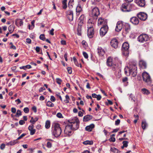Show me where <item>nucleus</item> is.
Wrapping results in <instances>:
<instances>
[{
  "label": "nucleus",
  "instance_id": "7c9ffc66",
  "mask_svg": "<svg viewBox=\"0 0 153 153\" xmlns=\"http://www.w3.org/2000/svg\"><path fill=\"white\" fill-rule=\"evenodd\" d=\"M67 0H64L62 1V8L64 9H65L67 7Z\"/></svg>",
  "mask_w": 153,
  "mask_h": 153
},
{
  "label": "nucleus",
  "instance_id": "5fc2aeb1",
  "mask_svg": "<svg viewBox=\"0 0 153 153\" xmlns=\"http://www.w3.org/2000/svg\"><path fill=\"white\" fill-rule=\"evenodd\" d=\"M68 72L69 74H71L72 72V68L71 67H68L67 68Z\"/></svg>",
  "mask_w": 153,
  "mask_h": 153
},
{
  "label": "nucleus",
  "instance_id": "a878e982",
  "mask_svg": "<svg viewBox=\"0 0 153 153\" xmlns=\"http://www.w3.org/2000/svg\"><path fill=\"white\" fill-rule=\"evenodd\" d=\"M23 22L22 20L20 19H18L16 21L15 23L17 26H22L23 25Z\"/></svg>",
  "mask_w": 153,
  "mask_h": 153
},
{
  "label": "nucleus",
  "instance_id": "13d9d810",
  "mask_svg": "<svg viewBox=\"0 0 153 153\" xmlns=\"http://www.w3.org/2000/svg\"><path fill=\"white\" fill-rule=\"evenodd\" d=\"M26 42L27 43L30 44L31 43V40L30 39L27 38L26 39Z\"/></svg>",
  "mask_w": 153,
  "mask_h": 153
},
{
  "label": "nucleus",
  "instance_id": "39448f33",
  "mask_svg": "<svg viewBox=\"0 0 153 153\" xmlns=\"http://www.w3.org/2000/svg\"><path fill=\"white\" fill-rule=\"evenodd\" d=\"M99 10L98 8L95 7L92 10L90 15L91 17L93 18L94 21H96L98 16L100 14Z\"/></svg>",
  "mask_w": 153,
  "mask_h": 153
},
{
  "label": "nucleus",
  "instance_id": "69168bd1",
  "mask_svg": "<svg viewBox=\"0 0 153 153\" xmlns=\"http://www.w3.org/2000/svg\"><path fill=\"white\" fill-rule=\"evenodd\" d=\"M54 29L53 28H52L51 30L50 31V34L52 36H53L54 35Z\"/></svg>",
  "mask_w": 153,
  "mask_h": 153
},
{
  "label": "nucleus",
  "instance_id": "0eeeda50",
  "mask_svg": "<svg viewBox=\"0 0 153 153\" xmlns=\"http://www.w3.org/2000/svg\"><path fill=\"white\" fill-rule=\"evenodd\" d=\"M148 36L146 34L140 35L138 38V41L141 42H144L148 40Z\"/></svg>",
  "mask_w": 153,
  "mask_h": 153
},
{
  "label": "nucleus",
  "instance_id": "f8f14e48",
  "mask_svg": "<svg viewBox=\"0 0 153 153\" xmlns=\"http://www.w3.org/2000/svg\"><path fill=\"white\" fill-rule=\"evenodd\" d=\"M123 25V24L122 21H118L117 24L115 29V31L117 32L120 31L122 29Z\"/></svg>",
  "mask_w": 153,
  "mask_h": 153
},
{
  "label": "nucleus",
  "instance_id": "aec40b11",
  "mask_svg": "<svg viewBox=\"0 0 153 153\" xmlns=\"http://www.w3.org/2000/svg\"><path fill=\"white\" fill-rule=\"evenodd\" d=\"M97 50L98 53L99 55L102 56L105 54V51L101 47H98Z\"/></svg>",
  "mask_w": 153,
  "mask_h": 153
},
{
  "label": "nucleus",
  "instance_id": "de8ad7c7",
  "mask_svg": "<svg viewBox=\"0 0 153 153\" xmlns=\"http://www.w3.org/2000/svg\"><path fill=\"white\" fill-rule=\"evenodd\" d=\"M56 82L59 85H60L61 84L62 80L61 79L59 78H57L56 79Z\"/></svg>",
  "mask_w": 153,
  "mask_h": 153
},
{
  "label": "nucleus",
  "instance_id": "473e14b6",
  "mask_svg": "<svg viewBox=\"0 0 153 153\" xmlns=\"http://www.w3.org/2000/svg\"><path fill=\"white\" fill-rule=\"evenodd\" d=\"M148 126V124L145 121H143L142 123V127L143 129H145Z\"/></svg>",
  "mask_w": 153,
  "mask_h": 153
},
{
  "label": "nucleus",
  "instance_id": "dca6fc26",
  "mask_svg": "<svg viewBox=\"0 0 153 153\" xmlns=\"http://www.w3.org/2000/svg\"><path fill=\"white\" fill-rule=\"evenodd\" d=\"M130 22L133 24L137 25L139 23V20L138 18L136 17H132L130 19Z\"/></svg>",
  "mask_w": 153,
  "mask_h": 153
},
{
  "label": "nucleus",
  "instance_id": "e2e57ef3",
  "mask_svg": "<svg viewBox=\"0 0 153 153\" xmlns=\"http://www.w3.org/2000/svg\"><path fill=\"white\" fill-rule=\"evenodd\" d=\"M19 123L20 125H22L24 124L25 123V122L24 120H21L19 121Z\"/></svg>",
  "mask_w": 153,
  "mask_h": 153
},
{
  "label": "nucleus",
  "instance_id": "f257e3e1",
  "mask_svg": "<svg viewBox=\"0 0 153 153\" xmlns=\"http://www.w3.org/2000/svg\"><path fill=\"white\" fill-rule=\"evenodd\" d=\"M135 7L134 4L129 3H124L121 7V10L124 12H128L135 10Z\"/></svg>",
  "mask_w": 153,
  "mask_h": 153
},
{
  "label": "nucleus",
  "instance_id": "20e7f679",
  "mask_svg": "<svg viewBox=\"0 0 153 153\" xmlns=\"http://www.w3.org/2000/svg\"><path fill=\"white\" fill-rule=\"evenodd\" d=\"M122 51L123 54L125 56H128L129 53V45L127 42L123 43L122 46Z\"/></svg>",
  "mask_w": 153,
  "mask_h": 153
},
{
  "label": "nucleus",
  "instance_id": "bf43d9fd",
  "mask_svg": "<svg viewBox=\"0 0 153 153\" xmlns=\"http://www.w3.org/2000/svg\"><path fill=\"white\" fill-rule=\"evenodd\" d=\"M120 123V120L119 119H117L115 121V125L116 126L119 125Z\"/></svg>",
  "mask_w": 153,
  "mask_h": 153
},
{
  "label": "nucleus",
  "instance_id": "72a5a7b5",
  "mask_svg": "<svg viewBox=\"0 0 153 153\" xmlns=\"http://www.w3.org/2000/svg\"><path fill=\"white\" fill-rule=\"evenodd\" d=\"M14 29V26L13 25H11L8 27V30L10 33H11L13 31Z\"/></svg>",
  "mask_w": 153,
  "mask_h": 153
},
{
  "label": "nucleus",
  "instance_id": "49530a36",
  "mask_svg": "<svg viewBox=\"0 0 153 153\" xmlns=\"http://www.w3.org/2000/svg\"><path fill=\"white\" fill-rule=\"evenodd\" d=\"M128 142L126 141H124L123 142V146H125V147H127L128 146Z\"/></svg>",
  "mask_w": 153,
  "mask_h": 153
},
{
  "label": "nucleus",
  "instance_id": "a19ab883",
  "mask_svg": "<svg viewBox=\"0 0 153 153\" xmlns=\"http://www.w3.org/2000/svg\"><path fill=\"white\" fill-rule=\"evenodd\" d=\"M111 66H112V69L113 71H115L118 69V65L113 64Z\"/></svg>",
  "mask_w": 153,
  "mask_h": 153
},
{
  "label": "nucleus",
  "instance_id": "412c9836",
  "mask_svg": "<svg viewBox=\"0 0 153 153\" xmlns=\"http://www.w3.org/2000/svg\"><path fill=\"white\" fill-rule=\"evenodd\" d=\"M79 123H74V124H69L72 127V128L73 130H76L79 127Z\"/></svg>",
  "mask_w": 153,
  "mask_h": 153
},
{
  "label": "nucleus",
  "instance_id": "c756f323",
  "mask_svg": "<svg viewBox=\"0 0 153 153\" xmlns=\"http://www.w3.org/2000/svg\"><path fill=\"white\" fill-rule=\"evenodd\" d=\"M142 92L144 94L148 95L150 94L149 91L146 88H143L141 89Z\"/></svg>",
  "mask_w": 153,
  "mask_h": 153
},
{
  "label": "nucleus",
  "instance_id": "6e6d98bb",
  "mask_svg": "<svg viewBox=\"0 0 153 153\" xmlns=\"http://www.w3.org/2000/svg\"><path fill=\"white\" fill-rule=\"evenodd\" d=\"M56 116L57 117L59 118H61L62 117V114L59 112L57 114Z\"/></svg>",
  "mask_w": 153,
  "mask_h": 153
},
{
  "label": "nucleus",
  "instance_id": "1a4fd4ad",
  "mask_svg": "<svg viewBox=\"0 0 153 153\" xmlns=\"http://www.w3.org/2000/svg\"><path fill=\"white\" fill-rule=\"evenodd\" d=\"M73 130L69 124L65 126L64 131V133L67 135H71L72 130Z\"/></svg>",
  "mask_w": 153,
  "mask_h": 153
},
{
  "label": "nucleus",
  "instance_id": "7ed1b4c3",
  "mask_svg": "<svg viewBox=\"0 0 153 153\" xmlns=\"http://www.w3.org/2000/svg\"><path fill=\"white\" fill-rule=\"evenodd\" d=\"M62 132V129L60 125L57 123H56L54 125V129L53 131V135L56 137L59 136Z\"/></svg>",
  "mask_w": 153,
  "mask_h": 153
},
{
  "label": "nucleus",
  "instance_id": "a211bd4d",
  "mask_svg": "<svg viewBox=\"0 0 153 153\" xmlns=\"http://www.w3.org/2000/svg\"><path fill=\"white\" fill-rule=\"evenodd\" d=\"M82 22H80L78 25V26L77 27V34L79 36H81L82 34Z\"/></svg>",
  "mask_w": 153,
  "mask_h": 153
},
{
  "label": "nucleus",
  "instance_id": "4be33fe9",
  "mask_svg": "<svg viewBox=\"0 0 153 153\" xmlns=\"http://www.w3.org/2000/svg\"><path fill=\"white\" fill-rule=\"evenodd\" d=\"M69 122L70 123V124H71L74 123H79V119L77 117H74L72 120H70Z\"/></svg>",
  "mask_w": 153,
  "mask_h": 153
},
{
  "label": "nucleus",
  "instance_id": "8fccbe9b",
  "mask_svg": "<svg viewBox=\"0 0 153 153\" xmlns=\"http://www.w3.org/2000/svg\"><path fill=\"white\" fill-rule=\"evenodd\" d=\"M23 111L25 113H27L29 112V110L28 108L26 107L24 108Z\"/></svg>",
  "mask_w": 153,
  "mask_h": 153
},
{
  "label": "nucleus",
  "instance_id": "f704fd0d",
  "mask_svg": "<svg viewBox=\"0 0 153 153\" xmlns=\"http://www.w3.org/2000/svg\"><path fill=\"white\" fill-rule=\"evenodd\" d=\"M31 68V66L30 65H28L25 66H22L20 67H19L20 69H23L25 70H26L27 68L30 69Z\"/></svg>",
  "mask_w": 153,
  "mask_h": 153
},
{
  "label": "nucleus",
  "instance_id": "c03bdc74",
  "mask_svg": "<svg viewBox=\"0 0 153 153\" xmlns=\"http://www.w3.org/2000/svg\"><path fill=\"white\" fill-rule=\"evenodd\" d=\"M39 38L40 39L43 41H45V37L44 34H41L39 36Z\"/></svg>",
  "mask_w": 153,
  "mask_h": 153
},
{
  "label": "nucleus",
  "instance_id": "9d476101",
  "mask_svg": "<svg viewBox=\"0 0 153 153\" xmlns=\"http://www.w3.org/2000/svg\"><path fill=\"white\" fill-rule=\"evenodd\" d=\"M138 17L141 20L145 21L147 18L146 14L143 12H140L137 14Z\"/></svg>",
  "mask_w": 153,
  "mask_h": 153
},
{
  "label": "nucleus",
  "instance_id": "6ab92c4d",
  "mask_svg": "<svg viewBox=\"0 0 153 153\" xmlns=\"http://www.w3.org/2000/svg\"><path fill=\"white\" fill-rule=\"evenodd\" d=\"M136 3L138 5L141 7H143L145 4V0H137Z\"/></svg>",
  "mask_w": 153,
  "mask_h": 153
},
{
  "label": "nucleus",
  "instance_id": "e433bc0d",
  "mask_svg": "<svg viewBox=\"0 0 153 153\" xmlns=\"http://www.w3.org/2000/svg\"><path fill=\"white\" fill-rule=\"evenodd\" d=\"M50 126V121L48 120L45 123V127L47 129L49 128Z\"/></svg>",
  "mask_w": 153,
  "mask_h": 153
},
{
  "label": "nucleus",
  "instance_id": "2eb2a0df",
  "mask_svg": "<svg viewBox=\"0 0 153 153\" xmlns=\"http://www.w3.org/2000/svg\"><path fill=\"white\" fill-rule=\"evenodd\" d=\"M88 35L90 38H91L93 37L94 35V30L93 28L88 29Z\"/></svg>",
  "mask_w": 153,
  "mask_h": 153
},
{
  "label": "nucleus",
  "instance_id": "9b49d317",
  "mask_svg": "<svg viewBox=\"0 0 153 153\" xmlns=\"http://www.w3.org/2000/svg\"><path fill=\"white\" fill-rule=\"evenodd\" d=\"M98 26L107 25V21L106 20H105L104 19H103L101 17L99 18L98 20Z\"/></svg>",
  "mask_w": 153,
  "mask_h": 153
},
{
  "label": "nucleus",
  "instance_id": "864d4df0",
  "mask_svg": "<svg viewBox=\"0 0 153 153\" xmlns=\"http://www.w3.org/2000/svg\"><path fill=\"white\" fill-rule=\"evenodd\" d=\"M26 134L25 133H23L19 137L17 138V140H18L22 138L23 137L26 135Z\"/></svg>",
  "mask_w": 153,
  "mask_h": 153
},
{
  "label": "nucleus",
  "instance_id": "bb28decb",
  "mask_svg": "<svg viewBox=\"0 0 153 153\" xmlns=\"http://www.w3.org/2000/svg\"><path fill=\"white\" fill-rule=\"evenodd\" d=\"M82 10V9L81 6H78L76 9V13L77 16H78L79 15L80 13Z\"/></svg>",
  "mask_w": 153,
  "mask_h": 153
},
{
  "label": "nucleus",
  "instance_id": "052dcab7",
  "mask_svg": "<svg viewBox=\"0 0 153 153\" xmlns=\"http://www.w3.org/2000/svg\"><path fill=\"white\" fill-rule=\"evenodd\" d=\"M110 142H114L115 141V138L114 137H111L109 139Z\"/></svg>",
  "mask_w": 153,
  "mask_h": 153
},
{
  "label": "nucleus",
  "instance_id": "ddd939ff",
  "mask_svg": "<svg viewBox=\"0 0 153 153\" xmlns=\"http://www.w3.org/2000/svg\"><path fill=\"white\" fill-rule=\"evenodd\" d=\"M110 43L111 46L114 48H116L118 47V42L117 39H112Z\"/></svg>",
  "mask_w": 153,
  "mask_h": 153
},
{
  "label": "nucleus",
  "instance_id": "6e6552de",
  "mask_svg": "<svg viewBox=\"0 0 153 153\" xmlns=\"http://www.w3.org/2000/svg\"><path fill=\"white\" fill-rule=\"evenodd\" d=\"M108 30V27L107 25H104L100 30V35L102 36H104L107 33Z\"/></svg>",
  "mask_w": 153,
  "mask_h": 153
},
{
  "label": "nucleus",
  "instance_id": "0e129e2a",
  "mask_svg": "<svg viewBox=\"0 0 153 153\" xmlns=\"http://www.w3.org/2000/svg\"><path fill=\"white\" fill-rule=\"evenodd\" d=\"M60 94L59 93H58L56 94V96L59 98L60 100L61 101H62V99L61 96L60 95Z\"/></svg>",
  "mask_w": 153,
  "mask_h": 153
},
{
  "label": "nucleus",
  "instance_id": "cd10ccee",
  "mask_svg": "<svg viewBox=\"0 0 153 153\" xmlns=\"http://www.w3.org/2000/svg\"><path fill=\"white\" fill-rule=\"evenodd\" d=\"M140 65L144 68H146L147 67L146 62L143 60H141L139 62Z\"/></svg>",
  "mask_w": 153,
  "mask_h": 153
},
{
  "label": "nucleus",
  "instance_id": "f3484780",
  "mask_svg": "<svg viewBox=\"0 0 153 153\" xmlns=\"http://www.w3.org/2000/svg\"><path fill=\"white\" fill-rule=\"evenodd\" d=\"M34 128V126L33 124L30 125L28 127V129L30 131V134L31 135L34 134L36 131V129H33Z\"/></svg>",
  "mask_w": 153,
  "mask_h": 153
},
{
  "label": "nucleus",
  "instance_id": "37998d69",
  "mask_svg": "<svg viewBox=\"0 0 153 153\" xmlns=\"http://www.w3.org/2000/svg\"><path fill=\"white\" fill-rule=\"evenodd\" d=\"M22 115L21 112L20 110H17L16 114L15 115V116L16 117H19V116H20Z\"/></svg>",
  "mask_w": 153,
  "mask_h": 153
},
{
  "label": "nucleus",
  "instance_id": "603ef678",
  "mask_svg": "<svg viewBox=\"0 0 153 153\" xmlns=\"http://www.w3.org/2000/svg\"><path fill=\"white\" fill-rule=\"evenodd\" d=\"M83 55L84 57L86 59H88V55L87 53L85 52H83Z\"/></svg>",
  "mask_w": 153,
  "mask_h": 153
},
{
  "label": "nucleus",
  "instance_id": "2f4dec72",
  "mask_svg": "<svg viewBox=\"0 0 153 153\" xmlns=\"http://www.w3.org/2000/svg\"><path fill=\"white\" fill-rule=\"evenodd\" d=\"M38 120V118L36 117L35 119H34L33 117H32L31 120L30 121V122L32 123L31 124H33H33H35V123Z\"/></svg>",
  "mask_w": 153,
  "mask_h": 153
},
{
  "label": "nucleus",
  "instance_id": "c9c22d12",
  "mask_svg": "<svg viewBox=\"0 0 153 153\" xmlns=\"http://www.w3.org/2000/svg\"><path fill=\"white\" fill-rule=\"evenodd\" d=\"M18 140L16 139L15 140H13L12 141H11L7 143L8 145H10L11 146H13L16 143H17L18 142L17 141Z\"/></svg>",
  "mask_w": 153,
  "mask_h": 153
},
{
  "label": "nucleus",
  "instance_id": "09e8293b",
  "mask_svg": "<svg viewBox=\"0 0 153 153\" xmlns=\"http://www.w3.org/2000/svg\"><path fill=\"white\" fill-rule=\"evenodd\" d=\"M10 45H11V46L10 47V48L11 49H13L14 50H16V47L13 45L12 42H10Z\"/></svg>",
  "mask_w": 153,
  "mask_h": 153
},
{
  "label": "nucleus",
  "instance_id": "774afa93",
  "mask_svg": "<svg viewBox=\"0 0 153 153\" xmlns=\"http://www.w3.org/2000/svg\"><path fill=\"white\" fill-rule=\"evenodd\" d=\"M96 98L98 100H100L101 98V96L100 95H97Z\"/></svg>",
  "mask_w": 153,
  "mask_h": 153
},
{
  "label": "nucleus",
  "instance_id": "680f3d73",
  "mask_svg": "<svg viewBox=\"0 0 153 153\" xmlns=\"http://www.w3.org/2000/svg\"><path fill=\"white\" fill-rule=\"evenodd\" d=\"M5 147V144L4 143H2L1 145L0 149L2 150H3L4 149Z\"/></svg>",
  "mask_w": 153,
  "mask_h": 153
},
{
  "label": "nucleus",
  "instance_id": "393cba45",
  "mask_svg": "<svg viewBox=\"0 0 153 153\" xmlns=\"http://www.w3.org/2000/svg\"><path fill=\"white\" fill-rule=\"evenodd\" d=\"M94 124H91L89 126H86L85 128V130L88 131H91L92 129L94 127Z\"/></svg>",
  "mask_w": 153,
  "mask_h": 153
},
{
  "label": "nucleus",
  "instance_id": "c85d7f7f",
  "mask_svg": "<svg viewBox=\"0 0 153 153\" xmlns=\"http://www.w3.org/2000/svg\"><path fill=\"white\" fill-rule=\"evenodd\" d=\"M93 23H92L91 19H89L88 21L87 24L88 29L93 28Z\"/></svg>",
  "mask_w": 153,
  "mask_h": 153
},
{
  "label": "nucleus",
  "instance_id": "b1692460",
  "mask_svg": "<svg viewBox=\"0 0 153 153\" xmlns=\"http://www.w3.org/2000/svg\"><path fill=\"white\" fill-rule=\"evenodd\" d=\"M92 118V117L91 115H86L84 117L83 120L84 122H87L91 120Z\"/></svg>",
  "mask_w": 153,
  "mask_h": 153
},
{
  "label": "nucleus",
  "instance_id": "3c124183",
  "mask_svg": "<svg viewBox=\"0 0 153 153\" xmlns=\"http://www.w3.org/2000/svg\"><path fill=\"white\" fill-rule=\"evenodd\" d=\"M52 145L51 143L50 142H48L47 144V147L48 148H51V147Z\"/></svg>",
  "mask_w": 153,
  "mask_h": 153
},
{
  "label": "nucleus",
  "instance_id": "423d86ee",
  "mask_svg": "<svg viewBox=\"0 0 153 153\" xmlns=\"http://www.w3.org/2000/svg\"><path fill=\"white\" fill-rule=\"evenodd\" d=\"M143 79L144 81L148 85H150L152 82L151 77L146 72H144L142 74Z\"/></svg>",
  "mask_w": 153,
  "mask_h": 153
},
{
  "label": "nucleus",
  "instance_id": "5701e85b",
  "mask_svg": "<svg viewBox=\"0 0 153 153\" xmlns=\"http://www.w3.org/2000/svg\"><path fill=\"white\" fill-rule=\"evenodd\" d=\"M107 64L108 66H111L113 65L112 59L111 57H109L107 60Z\"/></svg>",
  "mask_w": 153,
  "mask_h": 153
},
{
  "label": "nucleus",
  "instance_id": "ea45409f",
  "mask_svg": "<svg viewBox=\"0 0 153 153\" xmlns=\"http://www.w3.org/2000/svg\"><path fill=\"white\" fill-rule=\"evenodd\" d=\"M111 151L114 153H118L119 150L114 147L111 148Z\"/></svg>",
  "mask_w": 153,
  "mask_h": 153
},
{
  "label": "nucleus",
  "instance_id": "4c0bfd02",
  "mask_svg": "<svg viewBox=\"0 0 153 153\" xmlns=\"http://www.w3.org/2000/svg\"><path fill=\"white\" fill-rule=\"evenodd\" d=\"M46 105L48 107H52L54 106V104L50 101H49L47 102Z\"/></svg>",
  "mask_w": 153,
  "mask_h": 153
},
{
  "label": "nucleus",
  "instance_id": "f03ea898",
  "mask_svg": "<svg viewBox=\"0 0 153 153\" xmlns=\"http://www.w3.org/2000/svg\"><path fill=\"white\" fill-rule=\"evenodd\" d=\"M130 74H131L133 77H135L137 73V67L135 63L130 62L129 67H128Z\"/></svg>",
  "mask_w": 153,
  "mask_h": 153
},
{
  "label": "nucleus",
  "instance_id": "4d7b16f0",
  "mask_svg": "<svg viewBox=\"0 0 153 153\" xmlns=\"http://www.w3.org/2000/svg\"><path fill=\"white\" fill-rule=\"evenodd\" d=\"M51 100L52 102H54L56 100V99L53 96H51Z\"/></svg>",
  "mask_w": 153,
  "mask_h": 153
},
{
  "label": "nucleus",
  "instance_id": "58836bf2",
  "mask_svg": "<svg viewBox=\"0 0 153 153\" xmlns=\"http://www.w3.org/2000/svg\"><path fill=\"white\" fill-rule=\"evenodd\" d=\"M74 1V0H70L68 4V7L69 8H71L72 7V5Z\"/></svg>",
  "mask_w": 153,
  "mask_h": 153
},
{
  "label": "nucleus",
  "instance_id": "338daca9",
  "mask_svg": "<svg viewBox=\"0 0 153 153\" xmlns=\"http://www.w3.org/2000/svg\"><path fill=\"white\" fill-rule=\"evenodd\" d=\"M11 111L13 113H15L16 111V109L14 108H12L11 109Z\"/></svg>",
  "mask_w": 153,
  "mask_h": 153
},
{
  "label": "nucleus",
  "instance_id": "4468645a",
  "mask_svg": "<svg viewBox=\"0 0 153 153\" xmlns=\"http://www.w3.org/2000/svg\"><path fill=\"white\" fill-rule=\"evenodd\" d=\"M68 18L69 21H72L73 19V13L72 11L70 10L67 12Z\"/></svg>",
  "mask_w": 153,
  "mask_h": 153
},
{
  "label": "nucleus",
  "instance_id": "79ce46f5",
  "mask_svg": "<svg viewBox=\"0 0 153 153\" xmlns=\"http://www.w3.org/2000/svg\"><path fill=\"white\" fill-rule=\"evenodd\" d=\"M128 80V78L127 77H125L123 78L122 79V81L123 82L125 83L126 84V85H127L128 83V82H127Z\"/></svg>",
  "mask_w": 153,
  "mask_h": 153
},
{
  "label": "nucleus",
  "instance_id": "a18cd8bd",
  "mask_svg": "<svg viewBox=\"0 0 153 153\" xmlns=\"http://www.w3.org/2000/svg\"><path fill=\"white\" fill-rule=\"evenodd\" d=\"M66 100L64 101L66 103H68L69 102V100H70V98L69 96L67 95L65 96Z\"/></svg>",
  "mask_w": 153,
  "mask_h": 153
}]
</instances>
